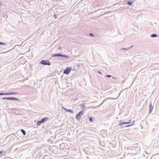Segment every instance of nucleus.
<instances>
[{
    "label": "nucleus",
    "instance_id": "obj_1",
    "mask_svg": "<svg viewBox=\"0 0 159 159\" xmlns=\"http://www.w3.org/2000/svg\"><path fill=\"white\" fill-rule=\"evenodd\" d=\"M40 63L41 64L45 65H48L50 66L51 65L50 62L48 60H42L41 62Z\"/></svg>",
    "mask_w": 159,
    "mask_h": 159
},
{
    "label": "nucleus",
    "instance_id": "obj_2",
    "mask_svg": "<svg viewBox=\"0 0 159 159\" xmlns=\"http://www.w3.org/2000/svg\"><path fill=\"white\" fill-rule=\"evenodd\" d=\"M71 70V67H67L64 71L63 73L66 75H68L70 72Z\"/></svg>",
    "mask_w": 159,
    "mask_h": 159
},
{
    "label": "nucleus",
    "instance_id": "obj_3",
    "mask_svg": "<svg viewBox=\"0 0 159 159\" xmlns=\"http://www.w3.org/2000/svg\"><path fill=\"white\" fill-rule=\"evenodd\" d=\"M52 57H65L66 58H69V57L68 56H66L65 55H62L61 54H55L52 55Z\"/></svg>",
    "mask_w": 159,
    "mask_h": 159
},
{
    "label": "nucleus",
    "instance_id": "obj_4",
    "mask_svg": "<svg viewBox=\"0 0 159 159\" xmlns=\"http://www.w3.org/2000/svg\"><path fill=\"white\" fill-rule=\"evenodd\" d=\"M2 99H6L8 100H15L17 101H19V99L14 97H8V98H2Z\"/></svg>",
    "mask_w": 159,
    "mask_h": 159
},
{
    "label": "nucleus",
    "instance_id": "obj_5",
    "mask_svg": "<svg viewBox=\"0 0 159 159\" xmlns=\"http://www.w3.org/2000/svg\"><path fill=\"white\" fill-rule=\"evenodd\" d=\"M131 120V119H130L129 120V122H120L119 123V124H118V125H120V126H122V125H124V124H129L131 122H130Z\"/></svg>",
    "mask_w": 159,
    "mask_h": 159
},
{
    "label": "nucleus",
    "instance_id": "obj_6",
    "mask_svg": "<svg viewBox=\"0 0 159 159\" xmlns=\"http://www.w3.org/2000/svg\"><path fill=\"white\" fill-rule=\"evenodd\" d=\"M153 109V107L152 106V104L151 103H149V113L150 114L152 111V110Z\"/></svg>",
    "mask_w": 159,
    "mask_h": 159
},
{
    "label": "nucleus",
    "instance_id": "obj_7",
    "mask_svg": "<svg viewBox=\"0 0 159 159\" xmlns=\"http://www.w3.org/2000/svg\"><path fill=\"white\" fill-rule=\"evenodd\" d=\"M63 108L64 109V110L67 112H69L71 113H73V111L71 109H66V108H65L64 107H63Z\"/></svg>",
    "mask_w": 159,
    "mask_h": 159
},
{
    "label": "nucleus",
    "instance_id": "obj_8",
    "mask_svg": "<svg viewBox=\"0 0 159 159\" xmlns=\"http://www.w3.org/2000/svg\"><path fill=\"white\" fill-rule=\"evenodd\" d=\"M49 118L48 117H44L42 118L41 121L42 123H43L45 122L47 120H48Z\"/></svg>",
    "mask_w": 159,
    "mask_h": 159
},
{
    "label": "nucleus",
    "instance_id": "obj_9",
    "mask_svg": "<svg viewBox=\"0 0 159 159\" xmlns=\"http://www.w3.org/2000/svg\"><path fill=\"white\" fill-rule=\"evenodd\" d=\"M18 93L16 92H11L9 93H6V95H11L14 94H17Z\"/></svg>",
    "mask_w": 159,
    "mask_h": 159
},
{
    "label": "nucleus",
    "instance_id": "obj_10",
    "mask_svg": "<svg viewBox=\"0 0 159 159\" xmlns=\"http://www.w3.org/2000/svg\"><path fill=\"white\" fill-rule=\"evenodd\" d=\"M83 111H80L79 112L78 114L76 115V118L77 119H78V117H79L83 113Z\"/></svg>",
    "mask_w": 159,
    "mask_h": 159
},
{
    "label": "nucleus",
    "instance_id": "obj_11",
    "mask_svg": "<svg viewBox=\"0 0 159 159\" xmlns=\"http://www.w3.org/2000/svg\"><path fill=\"white\" fill-rule=\"evenodd\" d=\"M21 131L24 135H25L26 134V133L24 130L23 129H21Z\"/></svg>",
    "mask_w": 159,
    "mask_h": 159
},
{
    "label": "nucleus",
    "instance_id": "obj_12",
    "mask_svg": "<svg viewBox=\"0 0 159 159\" xmlns=\"http://www.w3.org/2000/svg\"><path fill=\"white\" fill-rule=\"evenodd\" d=\"M157 35L155 34H152L151 35V37L152 38L157 37Z\"/></svg>",
    "mask_w": 159,
    "mask_h": 159
},
{
    "label": "nucleus",
    "instance_id": "obj_13",
    "mask_svg": "<svg viewBox=\"0 0 159 159\" xmlns=\"http://www.w3.org/2000/svg\"><path fill=\"white\" fill-rule=\"evenodd\" d=\"M133 2H128L127 3L129 5H131L132 4Z\"/></svg>",
    "mask_w": 159,
    "mask_h": 159
},
{
    "label": "nucleus",
    "instance_id": "obj_14",
    "mask_svg": "<svg viewBox=\"0 0 159 159\" xmlns=\"http://www.w3.org/2000/svg\"><path fill=\"white\" fill-rule=\"evenodd\" d=\"M133 47V46H131L130 47L127 48H125V50H128L129 49Z\"/></svg>",
    "mask_w": 159,
    "mask_h": 159
},
{
    "label": "nucleus",
    "instance_id": "obj_15",
    "mask_svg": "<svg viewBox=\"0 0 159 159\" xmlns=\"http://www.w3.org/2000/svg\"><path fill=\"white\" fill-rule=\"evenodd\" d=\"M42 122H41V121H38L37 122V125H39L40 124L42 123Z\"/></svg>",
    "mask_w": 159,
    "mask_h": 159
},
{
    "label": "nucleus",
    "instance_id": "obj_16",
    "mask_svg": "<svg viewBox=\"0 0 159 159\" xmlns=\"http://www.w3.org/2000/svg\"><path fill=\"white\" fill-rule=\"evenodd\" d=\"M0 45H6V44L5 43L0 42Z\"/></svg>",
    "mask_w": 159,
    "mask_h": 159
},
{
    "label": "nucleus",
    "instance_id": "obj_17",
    "mask_svg": "<svg viewBox=\"0 0 159 159\" xmlns=\"http://www.w3.org/2000/svg\"><path fill=\"white\" fill-rule=\"evenodd\" d=\"M134 125V124H133L131 125H126V126H125V127H129V126H131L132 125Z\"/></svg>",
    "mask_w": 159,
    "mask_h": 159
},
{
    "label": "nucleus",
    "instance_id": "obj_18",
    "mask_svg": "<svg viewBox=\"0 0 159 159\" xmlns=\"http://www.w3.org/2000/svg\"><path fill=\"white\" fill-rule=\"evenodd\" d=\"M89 120L91 122H93V119L92 117H90L89 118Z\"/></svg>",
    "mask_w": 159,
    "mask_h": 159
},
{
    "label": "nucleus",
    "instance_id": "obj_19",
    "mask_svg": "<svg viewBox=\"0 0 159 159\" xmlns=\"http://www.w3.org/2000/svg\"><path fill=\"white\" fill-rule=\"evenodd\" d=\"M105 77H107L109 78L111 77V75H105Z\"/></svg>",
    "mask_w": 159,
    "mask_h": 159
},
{
    "label": "nucleus",
    "instance_id": "obj_20",
    "mask_svg": "<svg viewBox=\"0 0 159 159\" xmlns=\"http://www.w3.org/2000/svg\"><path fill=\"white\" fill-rule=\"evenodd\" d=\"M0 95H6V93H0Z\"/></svg>",
    "mask_w": 159,
    "mask_h": 159
},
{
    "label": "nucleus",
    "instance_id": "obj_21",
    "mask_svg": "<svg viewBox=\"0 0 159 159\" xmlns=\"http://www.w3.org/2000/svg\"><path fill=\"white\" fill-rule=\"evenodd\" d=\"M53 16L55 18V19H57V16L56 15L54 14L53 15Z\"/></svg>",
    "mask_w": 159,
    "mask_h": 159
},
{
    "label": "nucleus",
    "instance_id": "obj_22",
    "mask_svg": "<svg viewBox=\"0 0 159 159\" xmlns=\"http://www.w3.org/2000/svg\"><path fill=\"white\" fill-rule=\"evenodd\" d=\"M89 35L90 36H93V34H92V33H90L89 34Z\"/></svg>",
    "mask_w": 159,
    "mask_h": 159
},
{
    "label": "nucleus",
    "instance_id": "obj_23",
    "mask_svg": "<svg viewBox=\"0 0 159 159\" xmlns=\"http://www.w3.org/2000/svg\"><path fill=\"white\" fill-rule=\"evenodd\" d=\"M98 72L99 74H102V73H101L100 71H98Z\"/></svg>",
    "mask_w": 159,
    "mask_h": 159
},
{
    "label": "nucleus",
    "instance_id": "obj_24",
    "mask_svg": "<svg viewBox=\"0 0 159 159\" xmlns=\"http://www.w3.org/2000/svg\"><path fill=\"white\" fill-rule=\"evenodd\" d=\"M121 50H125V48H121L120 49Z\"/></svg>",
    "mask_w": 159,
    "mask_h": 159
},
{
    "label": "nucleus",
    "instance_id": "obj_25",
    "mask_svg": "<svg viewBox=\"0 0 159 159\" xmlns=\"http://www.w3.org/2000/svg\"><path fill=\"white\" fill-rule=\"evenodd\" d=\"M3 152L2 151H0V154H1Z\"/></svg>",
    "mask_w": 159,
    "mask_h": 159
},
{
    "label": "nucleus",
    "instance_id": "obj_26",
    "mask_svg": "<svg viewBox=\"0 0 159 159\" xmlns=\"http://www.w3.org/2000/svg\"><path fill=\"white\" fill-rule=\"evenodd\" d=\"M85 106L83 105V108H85Z\"/></svg>",
    "mask_w": 159,
    "mask_h": 159
},
{
    "label": "nucleus",
    "instance_id": "obj_27",
    "mask_svg": "<svg viewBox=\"0 0 159 159\" xmlns=\"http://www.w3.org/2000/svg\"><path fill=\"white\" fill-rule=\"evenodd\" d=\"M112 78L113 79H116V78H115V77H113Z\"/></svg>",
    "mask_w": 159,
    "mask_h": 159
},
{
    "label": "nucleus",
    "instance_id": "obj_28",
    "mask_svg": "<svg viewBox=\"0 0 159 159\" xmlns=\"http://www.w3.org/2000/svg\"><path fill=\"white\" fill-rule=\"evenodd\" d=\"M121 128H122V129H123V128H124V127H121Z\"/></svg>",
    "mask_w": 159,
    "mask_h": 159
},
{
    "label": "nucleus",
    "instance_id": "obj_29",
    "mask_svg": "<svg viewBox=\"0 0 159 159\" xmlns=\"http://www.w3.org/2000/svg\"><path fill=\"white\" fill-rule=\"evenodd\" d=\"M60 47H59V49H60Z\"/></svg>",
    "mask_w": 159,
    "mask_h": 159
}]
</instances>
